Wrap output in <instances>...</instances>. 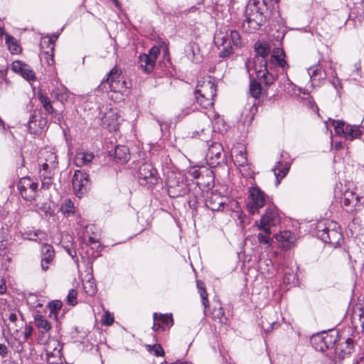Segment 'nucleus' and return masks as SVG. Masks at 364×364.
Masks as SVG:
<instances>
[{"instance_id":"7","label":"nucleus","mask_w":364,"mask_h":364,"mask_svg":"<svg viewBox=\"0 0 364 364\" xmlns=\"http://www.w3.org/2000/svg\"><path fill=\"white\" fill-rule=\"evenodd\" d=\"M63 346L58 340L50 338L45 343V351L47 356V362L49 364H61Z\"/></svg>"},{"instance_id":"42","label":"nucleus","mask_w":364,"mask_h":364,"mask_svg":"<svg viewBox=\"0 0 364 364\" xmlns=\"http://www.w3.org/2000/svg\"><path fill=\"white\" fill-rule=\"evenodd\" d=\"M48 306L50 309V316L56 319L58 316V311L62 308V302L58 300L53 301L50 302Z\"/></svg>"},{"instance_id":"14","label":"nucleus","mask_w":364,"mask_h":364,"mask_svg":"<svg viewBox=\"0 0 364 364\" xmlns=\"http://www.w3.org/2000/svg\"><path fill=\"white\" fill-rule=\"evenodd\" d=\"M159 53V48L154 46L150 49L148 54L141 55L139 56V65L141 68L146 73L152 72Z\"/></svg>"},{"instance_id":"2","label":"nucleus","mask_w":364,"mask_h":364,"mask_svg":"<svg viewBox=\"0 0 364 364\" xmlns=\"http://www.w3.org/2000/svg\"><path fill=\"white\" fill-rule=\"evenodd\" d=\"M265 4L262 0H249L245 10V20L243 26L247 24L250 31L259 28L264 21V10Z\"/></svg>"},{"instance_id":"15","label":"nucleus","mask_w":364,"mask_h":364,"mask_svg":"<svg viewBox=\"0 0 364 364\" xmlns=\"http://www.w3.org/2000/svg\"><path fill=\"white\" fill-rule=\"evenodd\" d=\"M41 158L44 159V162L41 164V171H44L41 175L45 178H50V176L47 174L50 173L52 170L57 167V156L51 151H43L41 153Z\"/></svg>"},{"instance_id":"3","label":"nucleus","mask_w":364,"mask_h":364,"mask_svg":"<svg viewBox=\"0 0 364 364\" xmlns=\"http://www.w3.org/2000/svg\"><path fill=\"white\" fill-rule=\"evenodd\" d=\"M316 229L317 236L325 243H329L335 246L338 245L342 239V234L335 222H319Z\"/></svg>"},{"instance_id":"64","label":"nucleus","mask_w":364,"mask_h":364,"mask_svg":"<svg viewBox=\"0 0 364 364\" xmlns=\"http://www.w3.org/2000/svg\"><path fill=\"white\" fill-rule=\"evenodd\" d=\"M353 364H364V357H360Z\"/></svg>"},{"instance_id":"34","label":"nucleus","mask_w":364,"mask_h":364,"mask_svg":"<svg viewBox=\"0 0 364 364\" xmlns=\"http://www.w3.org/2000/svg\"><path fill=\"white\" fill-rule=\"evenodd\" d=\"M232 154H234V161L237 166H244L247 164V159L244 147L242 146L240 150L235 149L232 151Z\"/></svg>"},{"instance_id":"38","label":"nucleus","mask_w":364,"mask_h":364,"mask_svg":"<svg viewBox=\"0 0 364 364\" xmlns=\"http://www.w3.org/2000/svg\"><path fill=\"white\" fill-rule=\"evenodd\" d=\"M38 100L42 104L44 109L49 114H53L54 112V108L51 105V101L50 99L45 95H43L41 92H38Z\"/></svg>"},{"instance_id":"26","label":"nucleus","mask_w":364,"mask_h":364,"mask_svg":"<svg viewBox=\"0 0 364 364\" xmlns=\"http://www.w3.org/2000/svg\"><path fill=\"white\" fill-rule=\"evenodd\" d=\"M93 159V153L80 151L75 154V164L77 166L82 167L90 163Z\"/></svg>"},{"instance_id":"59","label":"nucleus","mask_w":364,"mask_h":364,"mask_svg":"<svg viewBox=\"0 0 364 364\" xmlns=\"http://www.w3.org/2000/svg\"><path fill=\"white\" fill-rule=\"evenodd\" d=\"M6 291V282L3 278H0V294H3Z\"/></svg>"},{"instance_id":"16","label":"nucleus","mask_w":364,"mask_h":364,"mask_svg":"<svg viewBox=\"0 0 364 364\" xmlns=\"http://www.w3.org/2000/svg\"><path fill=\"white\" fill-rule=\"evenodd\" d=\"M195 92L197 94H203L206 95L208 97H215L217 86L213 79L208 76L198 81Z\"/></svg>"},{"instance_id":"22","label":"nucleus","mask_w":364,"mask_h":364,"mask_svg":"<svg viewBox=\"0 0 364 364\" xmlns=\"http://www.w3.org/2000/svg\"><path fill=\"white\" fill-rule=\"evenodd\" d=\"M120 117L117 112L109 109L102 117V124L106 126L109 131L116 132L119 129Z\"/></svg>"},{"instance_id":"45","label":"nucleus","mask_w":364,"mask_h":364,"mask_svg":"<svg viewBox=\"0 0 364 364\" xmlns=\"http://www.w3.org/2000/svg\"><path fill=\"white\" fill-rule=\"evenodd\" d=\"M261 93L260 84L255 80H251L250 84V94L255 98H257Z\"/></svg>"},{"instance_id":"39","label":"nucleus","mask_w":364,"mask_h":364,"mask_svg":"<svg viewBox=\"0 0 364 364\" xmlns=\"http://www.w3.org/2000/svg\"><path fill=\"white\" fill-rule=\"evenodd\" d=\"M83 289L89 296H94L97 292V287L92 278L83 282Z\"/></svg>"},{"instance_id":"41","label":"nucleus","mask_w":364,"mask_h":364,"mask_svg":"<svg viewBox=\"0 0 364 364\" xmlns=\"http://www.w3.org/2000/svg\"><path fill=\"white\" fill-rule=\"evenodd\" d=\"M35 323L39 328H42L46 331H48L51 328L50 323L41 315L35 316Z\"/></svg>"},{"instance_id":"37","label":"nucleus","mask_w":364,"mask_h":364,"mask_svg":"<svg viewBox=\"0 0 364 364\" xmlns=\"http://www.w3.org/2000/svg\"><path fill=\"white\" fill-rule=\"evenodd\" d=\"M211 316L215 321L220 323H225L226 318L225 317L223 309L221 306L213 308L212 309Z\"/></svg>"},{"instance_id":"12","label":"nucleus","mask_w":364,"mask_h":364,"mask_svg":"<svg viewBox=\"0 0 364 364\" xmlns=\"http://www.w3.org/2000/svg\"><path fill=\"white\" fill-rule=\"evenodd\" d=\"M90 186L88 175L82 171H75L73 177V187L75 194L80 198Z\"/></svg>"},{"instance_id":"31","label":"nucleus","mask_w":364,"mask_h":364,"mask_svg":"<svg viewBox=\"0 0 364 364\" xmlns=\"http://www.w3.org/2000/svg\"><path fill=\"white\" fill-rule=\"evenodd\" d=\"M197 103L203 109H208L213 106L215 97H208L206 95L195 92Z\"/></svg>"},{"instance_id":"21","label":"nucleus","mask_w":364,"mask_h":364,"mask_svg":"<svg viewBox=\"0 0 364 364\" xmlns=\"http://www.w3.org/2000/svg\"><path fill=\"white\" fill-rule=\"evenodd\" d=\"M46 124L47 120L46 118L43 117L41 114L34 113L31 116L28 122V128L31 133L37 134L44 129Z\"/></svg>"},{"instance_id":"57","label":"nucleus","mask_w":364,"mask_h":364,"mask_svg":"<svg viewBox=\"0 0 364 364\" xmlns=\"http://www.w3.org/2000/svg\"><path fill=\"white\" fill-rule=\"evenodd\" d=\"M8 354V348L6 345L0 343V355L3 358L6 357Z\"/></svg>"},{"instance_id":"51","label":"nucleus","mask_w":364,"mask_h":364,"mask_svg":"<svg viewBox=\"0 0 364 364\" xmlns=\"http://www.w3.org/2000/svg\"><path fill=\"white\" fill-rule=\"evenodd\" d=\"M147 349L149 351L153 350L156 356H162L164 354V351L161 346L159 344H154V346H147Z\"/></svg>"},{"instance_id":"43","label":"nucleus","mask_w":364,"mask_h":364,"mask_svg":"<svg viewBox=\"0 0 364 364\" xmlns=\"http://www.w3.org/2000/svg\"><path fill=\"white\" fill-rule=\"evenodd\" d=\"M221 146L219 144H213L212 146H210L208 149V151L207 154V156L211 159L213 158V156H215L217 159H219L221 155Z\"/></svg>"},{"instance_id":"55","label":"nucleus","mask_w":364,"mask_h":364,"mask_svg":"<svg viewBox=\"0 0 364 364\" xmlns=\"http://www.w3.org/2000/svg\"><path fill=\"white\" fill-rule=\"evenodd\" d=\"M199 293L202 299L203 305L206 309L208 305V293L205 289L199 290Z\"/></svg>"},{"instance_id":"35","label":"nucleus","mask_w":364,"mask_h":364,"mask_svg":"<svg viewBox=\"0 0 364 364\" xmlns=\"http://www.w3.org/2000/svg\"><path fill=\"white\" fill-rule=\"evenodd\" d=\"M5 41L9 50L12 54H18L21 53V48L13 36L9 34H6Z\"/></svg>"},{"instance_id":"32","label":"nucleus","mask_w":364,"mask_h":364,"mask_svg":"<svg viewBox=\"0 0 364 364\" xmlns=\"http://www.w3.org/2000/svg\"><path fill=\"white\" fill-rule=\"evenodd\" d=\"M308 72L312 81L324 80L326 77L325 70L319 65L310 67Z\"/></svg>"},{"instance_id":"24","label":"nucleus","mask_w":364,"mask_h":364,"mask_svg":"<svg viewBox=\"0 0 364 364\" xmlns=\"http://www.w3.org/2000/svg\"><path fill=\"white\" fill-rule=\"evenodd\" d=\"M54 41L52 38L45 37L42 39L41 42V47L43 50L45 48L47 50H43V54L46 55V58L47 60V63L48 65H52L53 60V52H54Z\"/></svg>"},{"instance_id":"56","label":"nucleus","mask_w":364,"mask_h":364,"mask_svg":"<svg viewBox=\"0 0 364 364\" xmlns=\"http://www.w3.org/2000/svg\"><path fill=\"white\" fill-rule=\"evenodd\" d=\"M8 69L4 66H0V79L4 80L6 84L9 83V80L6 77Z\"/></svg>"},{"instance_id":"25","label":"nucleus","mask_w":364,"mask_h":364,"mask_svg":"<svg viewBox=\"0 0 364 364\" xmlns=\"http://www.w3.org/2000/svg\"><path fill=\"white\" fill-rule=\"evenodd\" d=\"M290 165L285 162L279 161L272 169L276 177V185L278 186L282 178H284L289 171Z\"/></svg>"},{"instance_id":"17","label":"nucleus","mask_w":364,"mask_h":364,"mask_svg":"<svg viewBox=\"0 0 364 364\" xmlns=\"http://www.w3.org/2000/svg\"><path fill=\"white\" fill-rule=\"evenodd\" d=\"M311 342L316 350L323 352L333 346L335 339L332 336L323 333L314 336L311 338Z\"/></svg>"},{"instance_id":"53","label":"nucleus","mask_w":364,"mask_h":364,"mask_svg":"<svg viewBox=\"0 0 364 364\" xmlns=\"http://www.w3.org/2000/svg\"><path fill=\"white\" fill-rule=\"evenodd\" d=\"M271 233H259L257 235V239L259 243H262L267 245L268 247L270 245L269 243V235Z\"/></svg>"},{"instance_id":"18","label":"nucleus","mask_w":364,"mask_h":364,"mask_svg":"<svg viewBox=\"0 0 364 364\" xmlns=\"http://www.w3.org/2000/svg\"><path fill=\"white\" fill-rule=\"evenodd\" d=\"M11 70L28 81L35 80L36 74L31 68L21 60H15L11 63Z\"/></svg>"},{"instance_id":"58","label":"nucleus","mask_w":364,"mask_h":364,"mask_svg":"<svg viewBox=\"0 0 364 364\" xmlns=\"http://www.w3.org/2000/svg\"><path fill=\"white\" fill-rule=\"evenodd\" d=\"M346 344L347 345V349L346 350L345 353L350 354L353 348V340L351 338H348L346 341Z\"/></svg>"},{"instance_id":"44","label":"nucleus","mask_w":364,"mask_h":364,"mask_svg":"<svg viewBox=\"0 0 364 364\" xmlns=\"http://www.w3.org/2000/svg\"><path fill=\"white\" fill-rule=\"evenodd\" d=\"M229 36L230 39V43H232L233 46L235 47L240 48L243 46L240 35L238 31H231Z\"/></svg>"},{"instance_id":"13","label":"nucleus","mask_w":364,"mask_h":364,"mask_svg":"<svg viewBox=\"0 0 364 364\" xmlns=\"http://www.w3.org/2000/svg\"><path fill=\"white\" fill-rule=\"evenodd\" d=\"M37 188L38 183L30 177L21 178L18 183V188L21 196L27 200H31L34 198Z\"/></svg>"},{"instance_id":"63","label":"nucleus","mask_w":364,"mask_h":364,"mask_svg":"<svg viewBox=\"0 0 364 364\" xmlns=\"http://www.w3.org/2000/svg\"><path fill=\"white\" fill-rule=\"evenodd\" d=\"M88 241L90 244H95L98 242V239L96 237L89 236Z\"/></svg>"},{"instance_id":"27","label":"nucleus","mask_w":364,"mask_h":364,"mask_svg":"<svg viewBox=\"0 0 364 364\" xmlns=\"http://www.w3.org/2000/svg\"><path fill=\"white\" fill-rule=\"evenodd\" d=\"M110 91L114 92L123 93L126 92L131 86L129 82H127L125 79L122 78L112 82L108 83Z\"/></svg>"},{"instance_id":"30","label":"nucleus","mask_w":364,"mask_h":364,"mask_svg":"<svg viewBox=\"0 0 364 364\" xmlns=\"http://www.w3.org/2000/svg\"><path fill=\"white\" fill-rule=\"evenodd\" d=\"M258 269L259 272L264 276L273 274V263L271 259L262 258L258 262Z\"/></svg>"},{"instance_id":"50","label":"nucleus","mask_w":364,"mask_h":364,"mask_svg":"<svg viewBox=\"0 0 364 364\" xmlns=\"http://www.w3.org/2000/svg\"><path fill=\"white\" fill-rule=\"evenodd\" d=\"M213 127L215 129H217L218 132H223L226 130L225 123L223 119L220 117H218L215 119L213 122Z\"/></svg>"},{"instance_id":"9","label":"nucleus","mask_w":364,"mask_h":364,"mask_svg":"<svg viewBox=\"0 0 364 364\" xmlns=\"http://www.w3.org/2000/svg\"><path fill=\"white\" fill-rule=\"evenodd\" d=\"M214 43L220 50L219 56L220 58H227L232 53V47L230 44L229 34L225 30H218L214 36Z\"/></svg>"},{"instance_id":"36","label":"nucleus","mask_w":364,"mask_h":364,"mask_svg":"<svg viewBox=\"0 0 364 364\" xmlns=\"http://www.w3.org/2000/svg\"><path fill=\"white\" fill-rule=\"evenodd\" d=\"M114 156L121 162H126L129 159V149L124 146H117L114 151Z\"/></svg>"},{"instance_id":"6","label":"nucleus","mask_w":364,"mask_h":364,"mask_svg":"<svg viewBox=\"0 0 364 364\" xmlns=\"http://www.w3.org/2000/svg\"><path fill=\"white\" fill-rule=\"evenodd\" d=\"M341 204L347 212L353 213L363 207L364 197L358 195L353 190L347 189L343 193Z\"/></svg>"},{"instance_id":"1","label":"nucleus","mask_w":364,"mask_h":364,"mask_svg":"<svg viewBox=\"0 0 364 364\" xmlns=\"http://www.w3.org/2000/svg\"><path fill=\"white\" fill-rule=\"evenodd\" d=\"M284 58L283 49L277 48L272 51L269 60L261 57H255L253 61L247 60L245 65L250 77L255 75L262 80L265 85H270L276 79L274 69L279 67L284 70L288 67Z\"/></svg>"},{"instance_id":"20","label":"nucleus","mask_w":364,"mask_h":364,"mask_svg":"<svg viewBox=\"0 0 364 364\" xmlns=\"http://www.w3.org/2000/svg\"><path fill=\"white\" fill-rule=\"evenodd\" d=\"M154 325L152 329L155 331L158 330L166 331L173 324L172 314H158L154 313L153 315Z\"/></svg>"},{"instance_id":"4","label":"nucleus","mask_w":364,"mask_h":364,"mask_svg":"<svg viewBox=\"0 0 364 364\" xmlns=\"http://www.w3.org/2000/svg\"><path fill=\"white\" fill-rule=\"evenodd\" d=\"M328 124L334 127L336 135L344 137L346 140L352 141L359 138L362 134V132L358 126L348 124L343 121L331 119L328 122H326L327 127Z\"/></svg>"},{"instance_id":"23","label":"nucleus","mask_w":364,"mask_h":364,"mask_svg":"<svg viewBox=\"0 0 364 364\" xmlns=\"http://www.w3.org/2000/svg\"><path fill=\"white\" fill-rule=\"evenodd\" d=\"M276 240L281 248L288 250L294 245L296 239L294 233L285 230L276 235Z\"/></svg>"},{"instance_id":"40","label":"nucleus","mask_w":364,"mask_h":364,"mask_svg":"<svg viewBox=\"0 0 364 364\" xmlns=\"http://www.w3.org/2000/svg\"><path fill=\"white\" fill-rule=\"evenodd\" d=\"M122 78H124V77H122V71L118 68L114 67L109 73L108 77H107L106 81L105 82L103 81L102 83L108 84V83L112 82V80L115 81V80H120Z\"/></svg>"},{"instance_id":"47","label":"nucleus","mask_w":364,"mask_h":364,"mask_svg":"<svg viewBox=\"0 0 364 364\" xmlns=\"http://www.w3.org/2000/svg\"><path fill=\"white\" fill-rule=\"evenodd\" d=\"M26 235L27 236H25V238L34 241L44 240L46 236V233L41 230H36Z\"/></svg>"},{"instance_id":"46","label":"nucleus","mask_w":364,"mask_h":364,"mask_svg":"<svg viewBox=\"0 0 364 364\" xmlns=\"http://www.w3.org/2000/svg\"><path fill=\"white\" fill-rule=\"evenodd\" d=\"M74 209H75L74 204L70 199H66L64 201V203L62 205L61 208H60L61 212L64 215H69V214H70V213H73Z\"/></svg>"},{"instance_id":"61","label":"nucleus","mask_w":364,"mask_h":364,"mask_svg":"<svg viewBox=\"0 0 364 364\" xmlns=\"http://www.w3.org/2000/svg\"><path fill=\"white\" fill-rule=\"evenodd\" d=\"M41 209L45 213V214L47 215H51L50 208V207L47 206L46 204H44Z\"/></svg>"},{"instance_id":"29","label":"nucleus","mask_w":364,"mask_h":364,"mask_svg":"<svg viewBox=\"0 0 364 364\" xmlns=\"http://www.w3.org/2000/svg\"><path fill=\"white\" fill-rule=\"evenodd\" d=\"M52 95L55 99L61 103L67 102L73 95L71 92L64 86L56 87L52 92Z\"/></svg>"},{"instance_id":"11","label":"nucleus","mask_w":364,"mask_h":364,"mask_svg":"<svg viewBox=\"0 0 364 364\" xmlns=\"http://www.w3.org/2000/svg\"><path fill=\"white\" fill-rule=\"evenodd\" d=\"M138 177L142 184L152 186L158 182L156 170L150 164H144L139 168Z\"/></svg>"},{"instance_id":"5","label":"nucleus","mask_w":364,"mask_h":364,"mask_svg":"<svg viewBox=\"0 0 364 364\" xmlns=\"http://www.w3.org/2000/svg\"><path fill=\"white\" fill-rule=\"evenodd\" d=\"M267 196L258 187H250L247 203V209L252 215L259 213L260 208L266 203Z\"/></svg>"},{"instance_id":"62","label":"nucleus","mask_w":364,"mask_h":364,"mask_svg":"<svg viewBox=\"0 0 364 364\" xmlns=\"http://www.w3.org/2000/svg\"><path fill=\"white\" fill-rule=\"evenodd\" d=\"M285 274L286 275L284 277V282L289 284L291 282V280L294 281V275H293V274L287 275V273H285Z\"/></svg>"},{"instance_id":"48","label":"nucleus","mask_w":364,"mask_h":364,"mask_svg":"<svg viewBox=\"0 0 364 364\" xmlns=\"http://www.w3.org/2000/svg\"><path fill=\"white\" fill-rule=\"evenodd\" d=\"M54 254L43 255L41 259V268L43 271H46L49 264L53 262Z\"/></svg>"},{"instance_id":"33","label":"nucleus","mask_w":364,"mask_h":364,"mask_svg":"<svg viewBox=\"0 0 364 364\" xmlns=\"http://www.w3.org/2000/svg\"><path fill=\"white\" fill-rule=\"evenodd\" d=\"M270 46L267 43L257 42L255 46L256 55L255 57H261L263 59H267L270 52Z\"/></svg>"},{"instance_id":"52","label":"nucleus","mask_w":364,"mask_h":364,"mask_svg":"<svg viewBox=\"0 0 364 364\" xmlns=\"http://www.w3.org/2000/svg\"><path fill=\"white\" fill-rule=\"evenodd\" d=\"M114 322V316L108 311H105L104 316L102 318V323L106 326H110Z\"/></svg>"},{"instance_id":"8","label":"nucleus","mask_w":364,"mask_h":364,"mask_svg":"<svg viewBox=\"0 0 364 364\" xmlns=\"http://www.w3.org/2000/svg\"><path fill=\"white\" fill-rule=\"evenodd\" d=\"M280 222V217L275 207L269 206L267 208L265 213L262 215L257 225L259 230L266 233H272L271 227L277 225Z\"/></svg>"},{"instance_id":"19","label":"nucleus","mask_w":364,"mask_h":364,"mask_svg":"<svg viewBox=\"0 0 364 364\" xmlns=\"http://www.w3.org/2000/svg\"><path fill=\"white\" fill-rule=\"evenodd\" d=\"M228 198L217 191H212L205 200L206 206L212 211H219L224 208Z\"/></svg>"},{"instance_id":"60","label":"nucleus","mask_w":364,"mask_h":364,"mask_svg":"<svg viewBox=\"0 0 364 364\" xmlns=\"http://www.w3.org/2000/svg\"><path fill=\"white\" fill-rule=\"evenodd\" d=\"M191 112V109L186 108L181 110V112L178 114V117L179 119L183 118L185 116L188 115Z\"/></svg>"},{"instance_id":"54","label":"nucleus","mask_w":364,"mask_h":364,"mask_svg":"<svg viewBox=\"0 0 364 364\" xmlns=\"http://www.w3.org/2000/svg\"><path fill=\"white\" fill-rule=\"evenodd\" d=\"M42 256L54 254L53 247L48 244H44L41 247Z\"/></svg>"},{"instance_id":"10","label":"nucleus","mask_w":364,"mask_h":364,"mask_svg":"<svg viewBox=\"0 0 364 364\" xmlns=\"http://www.w3.org/2000/svg\"><path fill=\"white\" fill-rule=\"evenodd\" d=\"M193 136H198L203 140L207 139L205 135V132H210V119L205 113L199 112L196 114L193 122Z\"/></svg>"},{"instance_id":"28","label":"nucleus","mask_w":364,"mask_h":364,"mask_svg":"<svg viewBox=\"0 0 364 364\" xmlns=\"http://www.w3.org/2000/svg\"><path fill=\"white\" fill-rule=\"evenodd\" d=\"M190 173L194 178H198V179H200L201 177H203L204 176H205L208 179L207 180L208 186H209L210 183H212L213 180V171L206 168H200V169L193 168L190 171Z\"/></svg>"},{"instance_id":"49","label":"nucleus","mask_w":364,"mask_h":364,"mask_svg":"<svg viewBox=\"0 0 364 364\" xmlns=\"http://www.w3.org/2000/svg\"><path fill=\"white\" fill-rule=\"evenodd\" d=\"M77 292L75 289H70L67 296L68 304L72 306L75 305L77 304Z\"/></svg>"}]
</instances>
